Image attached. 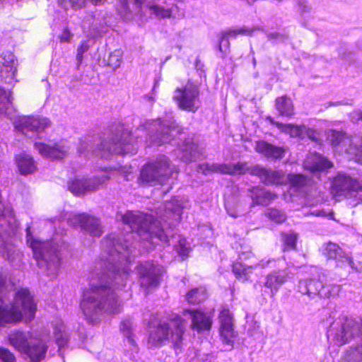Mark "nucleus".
Returning <instances> with one entry per match:
<instances>
[{"mask_svg": "<svg viewBox=\"0 0 362 362\" xmlns=\"http://www.w3.org/2000/svg\"><path fill=\"white\" fill-rule=\"evenodd\" d=\"M267 120L272 124L276 126V127L282 132L289 134L291 137H300L307 130L305 125H293L290 124H283L276 122L272 117H268Z\"/></svg>", "mask_w": 362, "mask_h": 362, "instance_id": "obj_33", "label": "nucleus"}, {"mask_svg": "<svg viewBox=\"0 0 362 362\" xmlns=\"http://www.w3.org/2000/svg\"><path fill=\"white\" fill-rule=\"evenodd\" d=\"M148 329V344L150 347L159 346L166 340L170 341L175 349L182 347L185 321L181 317L177 316L168 322L152 320Z\"/></svg>", "mask_w": 362, "mask_h": 362, "instance_id": "obj_6", "label": "nucleus"}, {"mask_svg": "<svg viewBox=\"0 0 362 362\" xmlns=\"http://www.w3.org/2000/svg\"><path fill=\"white\" fill-rule=\"evenodd\" d=\"M52 337L58 346V351L62 355V350L66 345L69 340V334L62 319L56 318L52 322Z\"/></svg>", "mask_w": 362, "mask_h": 362, "instance_id": "obj_29", "label": "nucleus"}, {"mask_svg": "<svg viewBox=\"0 0 362 362\" xmlns=\"http://www.w3.org/2000/svg\"><path fill=\"white\" fill-rule=\"evenodd\" d=\"M185 315L191 319V327L198 332L209 330L212 324L211 312H203L201 310H187Z\"/></svg>", "mask_w": 362, "mask_h": 362, "instance_id": "obj_24", "label": "nucleus"}, {"mask_svg": "<svg viewBox=\"0 0 362 362\" xmlns=\"http://www.w3.org/2000/svg\"><path fill=\"white\" fill-rule=\"evenodd\" d=\"M0 72L6 83L12 84L15 81L16 67L15 57L12 53L6 52L0 56Z\"/></svg>", "mask_w": 362, "mask_h": 362, "instance_id": "obj_25", "label": "nucleus"}, {"mask_svg": "<svg viewBox=\"0 0 362 362\" xmlns=\"http://www.w3.org/2000/svg\"><path fill=\"white\" fill-rule=\"evenodd\" d=\"M298 6H299L300 10L302 12L306 11L307 9H308V8H309V6L308 5V2L305 0H302V1H299Z\"/></svg>", "mask_w": 362, "mask_h": 362, "instance_id": "obj_54", "label": "nucleus"}, {"mask_svg": "<svg viewBox=\"0 0 362 362\" xmlns=\"http://www.w3.org/2000/svg\"><path fill=\"white\" fill-rule=\"evenodd\" d=\"M276 107L281 115L290 117L293 114L292 101L286 96L278 98L276 100Z\"/></svg>", "mask_w": 362, "mask_h": 362, "instance_id": "obj_36", "label": "nucleus"}, {"mask_svg": "<svg viewBox=\"0 0 362 362\" xmlns=\"http://www.w3.org/2000/svg\"><path fill=\"white\" fill-rule=\"evenodd\" d=\"M163 272V267L152 261L141 262L137 267L141 286L146 288L157 286Z\"/></svg>", "mask_w": 362, "mask_h": 362, "instance_id": "obj_17", "label": "nucleus"}, {"mask_svg": "<svg viewBox=\"0 0 362 362\" xmlns=\"http://www.w3.org/2000/svg\"><path fill=\"white\" fill-rule=\"evenodd\" d=\"M331 192L336 198L351 199L350 204L355 206L362 202V182L345 173H338L332 182Z\"/></svg>", "mask_w": 362, "mask_h": 362, "instance_id": "obj_10", "label": "nucleus"}, {"mask_svg": "<svg viewBox=\"0 0 362 362\" xmlns=\"http://www.w3.org/2000/svg\"><path fill=\"white\" fill-rule=\"evenodd\" d=\"M93 22L91 24V26L90 28H87L86 25V23H82V28L83 30H86V28H88L89 30H92L93 31V35L98 36L100 35L101 33L103 32V30L102 28H99V25L103 27L100 23L98 22V20L96 19L95 17H93Z\"/></svg>", "mask_w": 362, "mask_h": 362, "instance_id": "obj_45", "label": "nucleus"}, {"mask_svg": "<svg viewBox=\"0 0 362 362\" xmlns=\"http://www.w3.org/2000/svg\"><path fill=\"white\" fill-rule=\"evenodd\" d=\"M137 130L146 132V142L149 145H161L167 142L175 141V137L177 134L181 136L179 138L180 140L184 139L180 132V128L173 120L171 112L167 114L163 120L159 118L156 120L146 122Z\"/></svg>", "mask_w": 362, "mask_h": 362, "instance_id": "obj_8", "label": "nucleus"}, {"mask_svg": "<svg viewBox=\"0 0 362 362\" xmlns=\"http://www.w3.org/2000/svg\"><path fill=\"white\" fill-rule=\"evenodd\" d=\"M34 148L44 158L50 160H60L65 157L70 149L69 141L62 140L50 146L42 142H35Z\"/></svg>", "mask_w": 362, "mask_h": 362, "instance_id": "obj_20", "label": "nucleus"}, {"mask_svg": "<svg viewBox=\"0 0 362 362\" xmlns=\"http://www.w3.org/2000/svg\"><path fill=\"white\" fill-rule=\"evenodd\" d=\"M255 151L272 160H280L285 156L287 148L276 146L265 140L257 141L255 146Z\"/></svg>", "mask_w": 362, "mask_h": 362, "instance_id": "obj_26", "label": "nucleus"}, {"mask_svg": "<svg viewBox=\"0 0 362 362\" xmlns=\"http://www.w3.org/2000/svg\"><path fill=\"white\" fill-rule=\"evenodd\" d=\"M362 346L348 350L341 357L339 362H361Z\"/></svg>", "mask_w": 362, "mask_h": 362, "instance_id": "obj_39", "label": "nucleus"}, {"mask_svg": "<svg viewBox=\"0 0 362 362\" xmlns=\"http://www.w3.org/2000/svg\"><path fill=\"white\" fill-rule=\"evenodd\" d=\"M226 210H227V212L229 216L233 217V218H236L238 216V214L236 213V211L232 210V209H230L228 206H226Z\"/></svg>", "mask_w": 362, "mask_h": 362, "instance_id": "obj_56", "label": "nucleus"}, {"mask_svg": "<svg viewBox=\"0 0 362 362\" xmlns=\"http://www.w3.org/2000/svg\"><path fill=\"white\" fill-rule=\"evenodd\" d=\"M109 179L107 173L101 172L100 175L90 179L76 178L71 180L68 185L69 191L76 196H81L86 192L95 191L99 186Z\"/></svg>", "mask_w": 362, "mask_h": 362, "instance_id": "obj_19", "label": "nucleus"}, {"mask_svg": "<svg viewBox=\"0 0 362 362\" xmlns=\"http://www.w3.org/2000/svg\"><path fill=\"white\" fill-rule=\"evenodd\" d=\"M199 170L205 175L211 173L236 175L249 172L251 175L259 177L262 182L266 185H283L288 181L293 187H300L307 182L306 177L300 174L286 175L281 170H273L259 165L248 168L245 163H238L236 164H209L206 163L199 165Z\"/></svg>", "mask_w": 362, "mask_h": 362, "instance_id": "obj_3", "label": "nucleus"}, {"mask_svg": "<svg viewBox=\"0 0 362 362\" xmlns=\"http://www.w3.org/2000/svg\"><path fill=\"white\" fill-rule=\"evenodd\" d=\"M88 0H69L66 2L65 0H58L59 4L65 10L68 9L69 6L74 9H81L86 6ZM93 5L100 6L104 4L106 0H89Z\"/></svg>", "mask_w": 362, "mask_h": 362, "instance_id": "obj_37", "label": "nucleus"}, {"mask_svg": "<svg viewBox=\"0 0 362 362\" xmlns=\"http://www.w3.org/2000/svg\"><path fill=\"white\" fill-rule=\"evenodd\" d=\"M114 136L110 141L100 138L86 137L81 141L78 146V152L83 153L92 151L96 156L108 159L112 154H125L131 152L130 141L132 136L128 128L120 124L115 129Z\"/></svg>", "mask_w": 362, "mask_h": 362, "instance_id": "obj_4", "label": "nucleus"}, {"mask_svg": "<svg viewBox=\"0 0 362 362\" xmlns=\"http://www.w3.org/2000/svg\"><path fill=\"white\" fill-rule=\"evenodd\" d=\"M311 269L314 272H317L318 269L317 267H312Z\"/></svg>", "mask_w": 362, "mask_h": 362, "instance_id": "obj_58", "label": "nucleus"}, {"mask_svg": "<svg viewBox=\"0 0 362 362\" xmlns=\"http://www.w3.org/2000/svg\"><path fill=\"white\" fill-rule=\"evenodd\" d=\"M134 4H136V7L139 8L141 6V5L142 4L144 0H134Z\"/></svg>", "mask_w": 362, "mask_h": 362, "instance_id": "obj_57", "label": "nucleus"}, {"mask_svg": "<svg viewBox=\"0 0 362 362\" xmlns=\"http://www.w3.org/2000/svg\"><path fill=\"white\" fill-rule=\"evenodd\" d=\"M173 98L180 109L188 112H196L201 105L199 86L191 81L185 86L177 88Z\"/></svg>", "mask_w": 362, "mask_h": 362, "instance_id": "obj_14", "label": "nucleus"}, {"mask_svg": "<svg viewBox=\"0 0 362 362\" xmlns=\"http://www.w3.org/2000/svg\"><path fill=\"white\" fill-rule=\"evenodd\" d=\"M14 111L15 110L10 98V92H7L0 88V115L11 118Z\"/></svg>", "mask_w": 362, "mask_h": 362, "instance_id": "obj_35", "label": "nucleus"}, {"mask_svg": "<svg viewBox=\"0 0 362 362\" xmlns=\"http://www.w3.org/2000/svg\"><path fill=\"white\" fill-rule=\"evenodd\" d=\"M185 207L183 199L173 198L152 214L140 211H127L122 216V221L131 233L118 235L110 234L103 240L101 255L93 265L89 275V288L84 291L80 303L86 320L97 323L104 313L117 314L122 305L115 290L124 287L130 274L129 264L137 252L133 242L135 235L151 248L158 242L170 243L168 228H172L180 221Z\"/></svg>", "mask_w": 362, "mask_h": 362, "instance_id": "obj_1", "label": "nucleus"}, {"mask_svg": "<svg viewBox=\"0 0 362 362\" xmlns=\"http://www.w3.org/2000/svg\"><path fill=\"white\" fill-rule=\"evenodd\" d=\"M282 241L284 243V250H293L298 238V235L293 232L284 233L281 235Z\"/></svg>", "mask_w": 362, "mask_h": 362, "instance_id": "obj_40", "label": "nucleus"}, {"mask_svg": "<svg viewBox=\"0 0 362 362\" xmlns=\"http://www.w3.org/2000/svg\"><path fill=\"white\" fill-rule=\"evenodd\" d=\"M255 30L256 29L254 28L243 27L223 31L220 35L219 51L223 54L227 52L230 46L229 38H235L238 35H251Z\"/></svg>", "mask_w": 362, "mask_h": 362, "instance_id": "obj_27", "label": "nucleus"}, {"mask_svg": "<svg viewBox=\"0 0 362 362\" xmlns=\"http://www.w3.org/2000/svg\"><path fill=\"white\" fill-rule=\"evenodd\" d=\"M267 37L269 40H274V42H285L288 40V35L283 33L272 32L267 34Z\"/></svg>", "mask_w": 362, "mask_h": 362, "instance_id": "obj_49", "label": "nucleus"}, {"mask_svg": "<svg viewBox=\"0 0 362 362\" xmlns=\"http://www.w3.org/2000/svg\"><path fill=\"white\" fill-rule=\"evenodd\" d=\"M16 283L6 272L0 273V326L6 323L18 322L25 319L31 322L35 315L36 304L29 291L21 288L18 291L11 305L6 303L7 293L15 288Z\"/></svg>", "mask_w": 362, "mask_h": 362, "instance_id": "obj_2", "label": "nucleus"}, {"mask_svg": "<svg viewBox=\"0 0 362 362\" xmlns=\"http://www.w3.org/2000/svg\"><path fill=\"white\" fill-rule=\"evenodd\" d=\"M52 239L50 242H42L29 235L27 238V242L33 250L37 266L50 278H54L58 274L61 260L59 246Z\"/></svg>", "mask_w": 362, "mask_h": 362, "instance_id": "obj_7", "label": "nucleus"}, {"mask_svg": "<svg viewBox=\"0 0 362 362\" xmlns=\"http://www.w3.org/2000/svg\"><path fill=\"white\" fill-rule=\"evenodd\" d=\"M266 215L269 219L277 223H283L286 219L284 212L277 209H268Z\"/></svg>", "mask_w": 362, "mask_h": 362, "instance_id": "obj_43", "label": "nucleus"}, {"mask_svg": "<svg viewBox=\"0 0 362 362\" xmlns=\"http://www.w3.org/2000/svg\"><path fill=\"white\" fill-rule=\"evenodd\" d=\"M177 238V243L175 245V250L182 257L187 256L191 249L190 244L182 236H178Z\"/></svg>", "mask_w": 362, "mask_h": 362, "instance_id": "obj_42", "label": "nucleus"}, {"mask_svg": "<svg viewBox=\"0 0 362 362\" xmlns=\"http://www.w3.org/2000/svg\"><path fill=\"white\" fill-rule=\"evenodd\" d=\"M288 274L284 269L272 271L264 278L262 291L274 298L281 286L288 281Z\"/></svg>", "mask_w": 362, "mask_h": 362, "instance_id": "obj_22", "label": "nucleus"}, {"mask_svg": "<svg viewBox=\"0 0 362 362\" xmlns=\"http://www.w3.org/2000/svg\"><path fill=\"white\" fill-rule=\"evenodd\" d=\"M327 139L336 151L344 152L350 159L362 164V136H348L341 132L329 130Z\"/></svg>", "mask_w": 362, "mask_h": 362, "instance_id": "obj_11", "label": "nucleus"}, {"mask_svg": "<svg viewBox=\"0 0 362 362\" xmlns=\"http://www.w3.org/2000/svg\"><path fill=\"white\" fill-rule=\"evenodd\" d=\"M328 339L341 346L355 337L362 340V319L360 325L352 318H346L340 325L334 323L327 331Z\"/></svg>", "mask_w": 362, "mask_h": 362, "instance_id": "obj_13", "label": "nucleus"}, {"mask_svg": "<svg viewBox=\"0 0 362 362\" xmlns=\"http://www.w3.org/2000/svg\"><path fill=\"white\" fill-rule=\"evenodd\" d=\"M0 361L1 362H15L16 357L8 349L0 347Z\"/></svg>", "mask_w": 362, "mask_h": 362, "instance_id": "obj_47", "label": "nucleus"}, {"mask_svg": "<svg viewBox=\"0 0 362 362\" xmlns=\"http://www.w3.org/2000/svg\"><path fill=\"white\" fill-rule=\"evenodd\" d=\"M239 252V259L247 260L253 257V254L251 252L250 247H247L244 250H240Z\"/></svg>", "mask_w": 362, "mask_h": 362, "instance_id": "obj_51", "label": "nucleus"}, {"mask_svg": "<svg viewBox=\"0 0 362 362\" xmlns=\"http://www.w3.org/2000/svg\"><path fill=\"white\" fill-rule=\"evenodd\" d=\"M66 221L67 225L73 228L80 227L92 237H100L102 233V227L99 220L87 214L64 213L54 218L51 223L54 225L56 233H60V228Z\"/></svg>", "mask_w": 362, "mask_h": 362, "instance_id": "obj_9", "label": "nucleus"}, {"mask_svg": "<svg viewBox=\"0 0 362 362\" xmlns=\"http://www.w3.org/2000/svg\"><path fill=\"white\" fill-rule=\"evenodd\" d=\"M177 169L170 164L168 158L162 155L142 168L139 179L143 183L162 184L172 176L173 173H177Z\"/></svg>", "mask_w": 362, "mask_h": 362, "instance_id": "obj_12", "label": "nucleus"}, {"mask_svg": "<svg viewBox=\"0 0 362 362\" xmlns=\"http://www.w3.org/2000/svg\"><path fill=\"white\" fill-rule=\"evenodd\" d=\"M49 125L47 118L33 116H20L13 122L15 130L30 138L37 136Z\"/></svg>", "mask_w": 362, "mask_h": 362, "instance_id": "obj_15", "label": "nucleus"}, {"mask_svg": "<svg viewBox=\"0 0 362 362\" xmlns=\"http://www.w3.org/2000/svg\"><path fill=\"white\" fill-rule=\"evenodd\" d=\"M351 119L353 122H357L358 120H362V111L361 110H355L351 113Z\"/></svg>", "mask_w": 362, "mask_h": 362, "instance_id": "obj_53", "label": "nucleus"}, {"mask_svg": "<svg viewBox=\"0 0 362 362\" xmlns=\"http://www.w3.org/2000/svg\"><path fill=\"white\" fill-rule=\"evenodd\" d=\"M207 298L206 290L204 287L190 290L186 295V300L189 303H199Z\"/></svg>", "mask_w": 362, "mask_h": 362, "instance_id": "obj_38", "label": "nucleus"}, {"mask_svg": "<svg viewBox=\"0 0 362 362\" xmlns=\"http://www.w3.org/2000/svg\"><path fill=\"white\" fill-rule=\"evenodd\" d=\"M89 49V45L87 41L81 42V45L77 49L76 60L78 64H81L83 61V54L86 52Z\"/></svg>", "mask_w": 362, "mask_h": 362, "instance_id": "obj_48", "label": "nucleus"}, {"mask_svg": "<svg viewBox=\"0 0 362 362\" xmlns=\"http://www.w3.org/2000/svg\"><path fill=\"white\" fill-rule=\"evenodd\" d=\"M150 8L154 14L162 18L170 17L173 12L172 8H165L163 6L157 5H153Z\"/></svg>", "mask_w": 362, "mask_h": 362, "instance_id": "obj_44", "label": "nucleus"}, {"mask_svg": "<svg viewBox=\"0 0 362 362\" xmlns=\"http://www.w3.org/2000/svg\"><path fill=\"white\" fill-rule=\"evenodd\" d=\"M253 205H268L276 198V195L263 188L254 187L250 190Z\"/></svg>", "mask_w": 362, "mask_h": 362, "instance_id": "obj_32", "label": "nucleus"}, {"mask_svg": "<svg viewBox=\"0 0 362 362\" xmlns=\"http://www.w3.org/2000/svg\"><path fill=\"white\" fill-rule=\"evenodd\" d=\"M50 338L49 334L45 332L36 334L15 330L8 335L9 344L31 362H40L45 358L48 348L47 343Z\"/></svg>", "mask_w": 362, "mask_h": 362, "instance_id": "obj_5", "label": "nucleus"}, {"mask_svg": "<svg viewBox=\"0 0 362 362\" xmlns=\"http://www.w3.org/2000/svg\"><path fill=\"white\" fill-rule=\"evenodd\" d=\"M122 51L121 49H115L110 54L107 59V64L113 69L119 68L122 60Z\"/></svg>", "mask_w": 362, "mask_h": 362, "instance_id": "obj_41", "label": "nucleus"}, {"mask_svg": "<svg viewBox=\"0 0 362 362\" xmlns=\"http://www.w3.org/2000/svg\"><path fill=\"white\" fill-rule=\"evenodd\" d=\"M220 336L223 343L228 347L225 350H230L233 346L235 337L233 329V315L228 308H223L219 314Z\"/></svg>", "mask_w": 362, "mask_h": 362, "instance_id": "obj_21", "label": "nucleus"}, {"mask_svg": "<svg viewBox=\"0 0 362 362\" xmlns=\"http://www.w3.org/2000/svg\"><path fill=\"white\" fill-rule=\"evenodd\" d=\"M304 168L310 172L326 170L332 166V163L326 158L317 153H310L305 159Z\"/></svg>", "mask_w": 362, "mask_h": 362, "instance_id": "obj_28", "label": "nucleus"}, {"mask_svg": "<svg viewBox=\"0 0 362 362\" xmlns=\"http://www.w3.org/2000/svg\"><path fill=\"white\" fill-rule=\"evenodd\" d=\"M323 252L329 259H335L337 265L347 264L352 269L358 271L361 267L356 266L353 260L351 255L345 252L337 244L327 243L324 245Z\"/></svg>", "mask_w": 362, "mask_h": 362, "instance_id": "obj_23", "label": "nucleus"}, {"mask_svg": "<svg viewBox=\"0 0 362 362\" xmlns=\"http://www.w3.org/2000/svg\"><path fill=\"white\" fill-rule=\"evenodd\" d=\"M119 14L126 21L130 20L132 16L127 2L125 1H120V6L117 8Z\"/></svg>", "mask_w": 362, "mask_h": 362, "instance_id": "obj_46", "label": "nucleus"}, {"mask_svg": "<svg viewBox=\"0 0 362 362\" xmlns=\"http://www.w3.org/2000/svg\"><path fill=\"white\" fill-rule=\"evenodd\" d=\"M309 214L311 215L315 216L329 217L330 219L332 218V216H333L332 211H327L325 209L310 210Z\"/></svg>", "mask_w": 362, "mask_h": 362, "instance_id": "obj_50", "label": "nucleus"}, {"mask_svg": "<svg viewBox=\"0 0 362 362\" xmlns=\"http://www.w3.org/2000/svg\"><path fill=\"white\" fill-rule=\"evenodd\" d=\"M18 0H0V8L4 7L6 3L13 4L15 1H18Z\"/></svg>", "mask_w": 362, "mask_h": 362, "instance_id": "obj_55", "label": "nucleus"}, {"mask_svg": "<svg viewBox=\"0 0 362 362\" xmlns=\"http://www.w3.org/2000/svg\"><path fill=\"white\" fill-rule=\"evenodd\" d=\"M16 162L20 173L23 175L33 173L35 169V163L31 156L21 153L16 157Z\"/></svg>", "mask_w": 362, "mask_h": 362, "instance_id": "obj_34", "label": "nucleus"}, {"mask_svg": "<svg viewBox=\"0 0 362 362\" xmlns=\"http://www.w3.org/2000/svg\"><path fill=\"white\" fill-rule=\"evenodd\" d=\"M72 37H73L72 33L68 29L66 28L63 30L59 38H60L61 42H68L71 40Z\"/></svg>", "mask_w": 362, "mask_h": 362, "instance_id": "obj_52", "label": "nucleus"}, {"mask_svg": "<svg viewBox=\"0 0 362 362\" xmlns=\"http://www.w3.org/2000/svg\"><path fill=\"white\" fill-rule=\"evenodd\" d=\"M177 149L182 153L180 158L185 162L194 161L201 154L198 146L191 139H185L182 144H178Z\"/></svg>", "mask_w": 362, "mask_h": 362, "instance_id": "obj_31", "label": "nucleus"}, {"mask_svg": "<svg viewBox=\"0 0 362 362\" xmlns=\"http://www.w3.org/2000/svg\"><path fill=\"white\" fill-rule=\"evenodd\" d=\"M136 324L131 317H127L122 320L119 330L124 337L125 356L131 361H137L139 359V347L135 341L134 330Z\"/></svg>", "mask_w": 362, "mask_h": 362, "instance_id": "obj_16", "label": "nucleus"}, {"mask_svg": "<svg viewBox=\"0 0 362 362\" xmlns=\"http://www.w3.org/2000/svg\"><path fill=\"white\" fill-rule=\"evenodd\" d=\"M274 262V259H262L255 266L252 265H247L243 264L242 262H235L233 265V272L236 277L243 281H245L248 279L250 274L252 273L255 268L257 267H260L262 268H264L267 267L270 263Z\"/></svg>", "mask_w": 362, "mask_h": 362, "instance_id": "obj_30", "label": "nucleus"}, {"mask_svg": "<svg viewBox=\"0 0 362 362\" xmlns=\"http://www.w3.org/2000/svg\"><path fill=\"white\" fill-rule=\"evenodd\" d=\"M340 290L339 286H334L332 291L327 289L320 279H301L298 284V291L302 294L308 295L310 298L320 296L322 298H328L336 295Z\"/></svg>", "mask_w": 362, "mask_h": 362, "instance_id": "obj_18", "label": "nucleus"}]
</instances>
